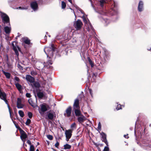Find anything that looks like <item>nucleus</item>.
<instances>
[{
	"label": "nucleus",
	"instance_id": "1",
	"mask_svg": "<svg viewBox=\"0 0 151 151\" xmlns=\"http://www.w3.org/2000/svg\"><path fill=\"white\" fill-rule=\"evenodd\" d=\"M44 51L47 57L54 60L56 58V55L55 54V48L53 44H51L50 47H45L44 49Z\"/></svg>",
	"mask_w": 151,
	"mask_h": 151
},
{
	"label": "nucleus",
	"instance_id": "2",
	"mask_svg": "<svg viewBox=\"0 0 151 151\" xmlns=\"http://www.w3.org/2000/svg\"><path fill=\"white\" fill-rule=\"evenodd\" d=\"M82 18L84 22V23L85 26L88 32H90L93 34H94L95 32L94 31V29L91 25L89 19L84 16L82 17Z\"/></svg>",
	"mask_w": 151,
	"mask_h": 151
},
{
	"label": "nucleus",
	"instance_id": "3",
	"mask_svg": "<svg viewBox=\"0 0 151 151\" xmlns=\"http://www.w3.org/2000/svg\"><path fill=\"white\" fill-rule=\"evenodd\" d=\"M83 98H84V96L83 94L81 93L79 96L78 98L75 100L73 105V109H80L79 102Z\"/></svg>",
	"mask_w": 151,
	"mask_h": 151
},
{
	"label": "nucleus",
	"instance_id": "4",
	"mask_svg": "<svg viewBox=\"0 0 151 151\" xmlns=\"http://www.w3.org/2000/svg\"><path fill=\"white\" fill-rule=\"evenodd\" d=\"M1 17L4 23H9V16L5 13L1 12Z\"/></svg>",
	"mask_w": 151,
	"mask_h": 151
},
{
	"label": "nucleus",
	"instance_id": "5",
	"mask_svg": "<svg viewBox=\"0 0 151 151\" xmlns=\"http://www.w3.org/2000/svg\"><path fill=\"white\" fill-rule=\"evenodd\" d=\"M17 43L15 42H14L12 43V45L13 47V50L15 51V52L17 55L18 56L19 55L18 51H20V48L18 47L17 45Z\"/></svg>",
	"mask_w": 151,
	"mask_h": 151
},
{
	"label": "nucleus",
	"instance_id": "6",
	"mask_svg": "<svg viewBox=\"0 0 151 151\" xmlns=\"http://www.w3.org/2000/svg\"><path fill=\"white\" fill-rule=\"evenodd\" d=\"M47 119L51 120H54L56 117L55 113L54 112L49 111L47 113Z\"/></svg>",
	"mask_w": 151,
	"mask_h": 151
},
{
	"label": "nucleus",
	"instance_id": "7",
	"mask_svg": "<svg viewBox=\"0 0 151 151\" xmlns=\"http://www.w3.org/2000/svg\"><path fill=\"white\" fill-rule=\"evenodd\" d=\"M74 25L77 30H79L81 28L82 23L80 20H78L74 23Z\"/></svg>",
	"mask_w": 151,
	"mask_h": 151
},
{
	"label": "nucleus",
	"instance_id": "8",
	"mask_svg": "<svg viewBox=\"0 0 151 151\" xmlns=\"http://www.w3.org/2000/svg\"><path fill=\"white\" fill-rule=\"evenodd\" d=\"M73 130L68 129L66 130L65 132V134L66 136V140L68 141L69 139L71 138L72 136V133Z\"/></svg>",
	"mask_w": 151,
	"mask_h": 151
},
{
	"label": "nucleus",
	"instance_id": "9",
	"mask_svg": "<svg viewBox=\"0 0 151 151\" xmlns=\"http://www.w3.org/2000/svg\"><path fill=\"white\" fill-rule=\"evenodd\" d=\"M41 111L40 112V114L41 113V111L44 112L47 111L49 108V106L45 103H43L40 105Z\"/></svg>",
	"mask_w": 151,
	"mask_h": 151
},
{
	"label": "nucleus",
	"instance_id": "10",
	"mask_svg": "<svg viewBox=\"0 0 151 151\" xmlns=\"http://www.w3.org/2000/svg\"><path fill=\"white\" fill-rule=\"evenodd\" d=\"M66 113L64 114V115L69 117L70 116L71 113V106H69L66 109Z\"/></svg>",
	"mask_w": 151,
	"mask_h": 151
},
{
	"label": "nucleus",
	"instance_id": "11",
	"mask_svg": "<svg viewBox=\"0 0 151 151\" xmlns=\"http://www.w3.org/2000/svg\"><path fill=\"white\" fill-rule=\"evenodd\" d=\"M17 107L18 109H21L23 107L24 105L22 103L21 99L18 98L17 99Z\"/></svg>",
	"mask_w": 151,
	"mask_h": 151
},
{
	"label": "nucleus",
	"instance_id": "12",
	"mask_svg": "<svg viewBox=\"0 0 151 151\" xmlns=\"http://www.w3.org/2000/svg\"><path fill=\"white\" fill-rule=\"evenodd\" d=\"M26 79L28 82L30 83H33L35 81L34 78L29 75L26 76Z\"/></svg>",
	"mask_w": 151,
	"mask_h": 151
},
{
	"label": "nucleus",
	"instance_id": "13",
	"mask_svg": "<svg viewBox=\"0 0 151 151\" xmlns=\"http://www.w3.org/2000/svg\"><path fill=\"white\" fill-rule=\"evenodd\" d=\"M86 120V117L83 115L78 116V121L80 123H82Z\"/></svg>",
	"mask_w": 151,
	"mask_h": 151
},
{
	"label": "nucleus",
	"instance_id": "14",
	"mask_svg": "<svg viewBox=\"0 0 151 151\" xmlns=\"http://www.w3.org/2000/svg\"><path fill=\"white\" fill-rule=\"evenodd\" d=\"M31 8L34 11H36L38 9V5L36 2L34 1L32 2L31 4Z\"/></svg>",
	"mask_w": 151,
	"mask_h": 151
},
{
	"label": "nucleus",
	"instance_id": "15",
	"mask_svg": "<svg viewBox=\"0 0 151 151\" xmlns=\"http://www.w3.org/2000/svg\"><path fill=\"white\" fill-rule=\"evenodd\" d=\"M138 10L139 12L142 11L143 10V3L142 1H140L139 2L138 7Z\"/></svg>",
	"mask_w": 151,
	"mask_h": 151
},
{
	"label": "nucleus",
	"instance_id": "16",
	"mask_svg": "<svg viewBox=\"0 0 151 151\" xmlns=\"http://www.w3.org/2000/svg\"><path fill=\"white\" fill-rule=\"evenodd\" d=\"M73 109L76 116H79L82 115L80 110V109Z\"/></svg>",
	"mask_w": 151,
	"mask_h": 151
},
{
	"label": "nucleus",
	"instance_id": "17",
	"mask_svg": "<svg viewBox=\"0 0 151 151\" xmlns=\"http://www.w3.org/2000/svg\"><path fill=\"white\" fill-rule=\"evenodd\" d=\"M27 136L26 133L24 131H22L21 132L20 137L22 141H24L25 139L27 138Z\"/></svg>",
	"mask_w": 151,
	"mask_h": 151
},
{
	"label": "nucleus",
	"instance_id": "18",
	"mask_svg": "<svg viewBox=\"0 0 151 151\" xmlns=\"http://www.w3.org/2000/svg\"><path fill=\"white\" fill-rule=\"evenodd\" d=\"M103 21H102L103 23H104L105 25H107L108 24H109L110 22V21L107 18L104 17H102Z\"/></svg>",
	"mask_w": 151,
	"mask_h": 151
},
{
	"label": "nucleus",
	"instance_id": "19",
	"mask_svg": "<svg viewBox=\"0 0 151 151\" xmlns=\"http://www.w3.org/2000/svg\"><path fill=\"white\" fill-rule=\"evenodd\" d=\"M105 1L104 0H101L100 1V6L103 7L104 5V4L106 3H107L108 1H111V0H106Z\"/></svg>",
	"mask_w": 151,
	"mask_h": 151
},
{
	"label": "nucleus",
	"instance_id": "20",
	"mask_svg": "<svg viewBox=\"0 0 151 151\" xmlns=\"http://www.w3.org/2000/svg\"><path fill=\"white\" fill-rule=\"evenodd\" d=\"M101 135V136L102 142H107L106 134L102 132Z\"/></svg>",
	"mask_w": 151,
	"mask_h": 151
},
{
	"label": "nucleus",
	"instance_id": "21",
	"mask_svg": "<svg viewBox=\"0 0 151 151\" xmlns=\"http://www.w3.org/2000/svg\"><path fill=\"white\" fill-rule=\"evenodd\" d=\"M4 30L6 33L9 34L11 31V28L10 27L6 26L4 27Z\"/></svg>",
	"mask_w": 151,
	"mask_h": 151
},
{
	"label": "nucleus",
	"instance_id": "22",
	"mask_svg": "<svg viewBox=\"0 0 151 151\" xmlns=\"http://www.w3.org/2000/svg\"><path fill=\"white\" fill-rule=\"evenodd\" d=\"M23 41L26 44L29 45L30 43V40L27 37H24L22 39Z\"/></svg>",
	"mask_w": 151,
	"mask_h": 151
},
{
	"label": "nucleus",
	"instance_id": "23",
	"mask_svg": "<svg viewBox=\"0 0 151 151\" xmlns=\"http://www.w3.org/2000/svg\"><path fill=\"white\" fill-rule=\"evenodd\" d=\"M2 72L4 74L6 77L8 78L9 79L10 78L11 74L8 72H5L4 70H2Z\"/></svg>",
	"mask_w": 151,
	"mask_h": 151
},
{
	"label": "nucleus",
	"instance_id": "24",
	"mask_svg": "<svg viewBox=\"0 0 151 151\" xmlns=\"http://www.w3.org/2000/svg\"><path fill=\"white\" fill-rule=\"evenodd\" d=\"M33 83V85L32 87H34L35 88H39L40 86V85L39 83L37 82H35V81Z\"/></svg>",
	"mask_w": 151,
	"mask_h": 151
},
{
	"label": "nucleus",
	"instance_id": "25",
	"mask_svg": "<svg viewBox=\"0 0 151 151\" xmlns=\"http://www.w3.org/2000/svg\"><path fill=\"white\" fill-rule=\"evenodd\" d=\"M28 102L29 104L32 107H35L36 106V104L33 102L32 99H31L28 100Z\"/></svg>",
	"mask_w": 151,
	"mask_h": 151
},
{
	"label": "nucleus",
	"instance_id": "26",
	"mask_svg": "<svg viewBox=\"0 0 151 151\" xmlns=\"http://www.w3.org/2000/svg\"><path fill=\"white\" fill-rule=\"evenodd\" d=\"M15 86L18 90L20 91L22 90V86L19 83H17L15 84Z\"/></svg>",
	"mask_w": 151,
	"mask_h": 151
},
{
	"label": "nucleus",
	"instance_id": "27",
	"mask_svg": "<svg viewBox=\"0 0 151 151\" xmlns=\"http://www.w3.org/2000/svg\"><path fill=\"white\" fill-rule=\"evenodd\" d=\"M27 143L29 145H30V151H34V147L33 145H31V142H27Z\"/></svg>",
	"mask_w": 151,
	"mask_h": 151
},
{
	"label": "nucleus",
	"instance_id": "28",
	"mask_svg": "<svg viewBox=\"0 0 151 151\" xmlns=\"http://www.w3.org/2000/svg\"><path fill=\"white\" fill-rule=\"evenodd\" d=\"M37 95L39 98H42L43 97V94L42 92H39L37 93Z\"/></svg>",
	"mask_w": 151,
	"mask_h": 151
},
{
	"label": "nucleus",
	"instance_id": "29",
	"mask_svg": "<svg viewBox=\"0 0 151 151\" xmlns=\"http://www.w3.org/2000/svg\"><path fill=\"white\" fill-rule=\"evenodd\" d=\"M31 74L33 76H34L37 75V73L35 70H33L31 71Z\"/></svg>",
	"mask_w": 151,
	"mask_h": 151
},
{
	"label": "nucleus",
	"instance_id": "30",
	"mask_svg": "<svg viewBox=\"0 0 151 151\" xmlns=\"http://www.w3.org/2000/svg\"><path fill=\"white\" fill-rule=\"evenodd\" d=\"M71 147V146L68 144H66L64 145V149H69Z\"/></svg>",
	"mask_w": 151,
	"mask_h": 151
},
{
	"label": "nucleus",
	"instance_id": "31",
	"mask_svg": "<svg viewBox=\"0 0 151 151\" xmlns=\"http://www.w3.org/2000/svg\"><path fill=\"white\" fill-rule=\"evenodd\" d=\"M19 114L20 117H23L24 115V113L21 110H19Z\"/></svg>",
	"mask_w": 151,
	"mask_h": 151
},
{
	"label": "nucleus",
	"instance_id": "32",
	"mask_svg": "<svg viewBox=\"0 0 151 151\" xmlns=\"http://www.w3.org/2000/svg\"><path fill=\"white\" fill-rule=\"evenodd\" d=\"M61 5L62 8L64 9L66 7V4L63 1H62L61 2Z\"/></svg>",
	"mask_w": 151,
	"mask_h": 151
},
{
	"label": "nucleus",
	"instance_id": "33",
	"mask_svg": "<svg viewBox=\"0 0 151 151\" xmlns=\"http://www.w3.org/2000/svg\"><path fill=\"white\" fill-rule=\"evenodd\" d=\"M70 127L72 129V130H73V129H74V128L76 129V126L75 123H73L72 124H71V126H70Z\"/></svg>",
	"mask_w": 151,
	"mask_h": 151
},
{
	"label": "nucleus",
	"instance_id": "34",
	"mask_svg": "<svg viewBox=\"0 0 151 151\" xmlns=\"http://www.w3.org/2000/svg\"><path fill=\"white\" fill-rule=\"evenodd\" d=\"M31 122V120L30 119H28L27 121L25 123V124L27 125H29Z\"/></svg>",
	"mask_w": 151,
	"mask_h": 151
},
{
	"label": "nucleus",
	"instance_id": "35",
	"mask_svg": "<svg viewBox=\"0 0 151 151\" xmlns=\"http://www.w3.org/2000/svg\"><path fill=\"white\" fill-rule=\"evenodd\" d=\"M47 138L50 140H51L53 139V137L52 135H47Z\"/></svg>",
	"mask_w": 151,
	"mask_h": 151
},
{
	"label": "nucleus",
	"instance_id": "36",
	"mask_svg": "<svg viewBox=\"0 0 151 151\" xmlns=\"http://www.w3.org/2000/svg\"><path fill=\"white\" fill-rule=\"evenodd\" d=\"M28 115L30 118H31L32 116V114L31 112H28Z\"/></svg>",
	"mask_w": 151,
	"mask_h": 151
},
{
	"label": "nucleus",
	"instance_id": "37",
	"mask_svg": "<svg viewBox=\"0 0 151 151\" xmlns=\"http://www.w3.org/2000/svg\"><path fill=\"white\" fill-rule=\"evenodd\" d=\"M109 147L106 146L104 147V149L103 151H109Z\"/></svg>",
	"mask_w": 151,
	"mask_h": 151
},
{
	"label": "nucleus",
	"instance_id": "38",
	"mask_svg": "<svg viewBox=\"0 0 151 151\" xmlns=\"http://www.w3.org/2000/svg\"><path fill=\"white\" fill-rule=\"evenodd\" d=\"M17 66L18 68L21 70H23V68L19 64H17Z\"/></svg>",
	"mask_w": 151,
	"mask_h": 151
},
{
	"label": "nucleus",
	"instance_id": "39",
	"mask_svg": "<svg viewBox=\"0 0 151 151\" xmlns=\"http://www.w3.org/2000/svg\"><path fill=\"white\" fill-rule=\"evenodd\" d=\"M121 109H122V108L121 107L120 105V104L119 105H118L116 108V110H119Z\"/></svg>",
	"mask_w": 151,
	"mask_h": 151
},
{
	"label": "nucleus",
	"instance_id": "40",
	"mask_svg": "<svg viewBox=\"0 0 151 151\" xmlns=\"http://www.w3.org/2000/svg\"><path fill=\"white\" fill-rule=\"evenodd\" d=\"M145 129L143 130V131L142 130V132H140V135L142 136V135H143L145 133Z\"/></svg>",
	"mask_w": 151,
	"mask_h": 151
},
{
	"label": "nucleus",
	"instance_id": "41",
	"mask_svg": "<svg viewBox=\"0 0 151 151\" xmlns=\"http://www.w3.org/2000/svg\"><path fill=\"white\" fill-rule=\"evenodd\" d=\"M26 96L27 98H30L31 96L30 94L29 93H27L26 94Z\"/></svg>",
	"mask_w": 151,
	"mask_h": 151
},
{
	"label": "nucleus",
	"instance_id": "42",
	"mask_svg": "<svg viewBox=\"0 0 151 151\" xmlns=\"http://www.w3.org/2000/svg\"><path fill=\"white\" fill-rule=\"evenodd\" d=\"M89 90L90 93V94L91 97H93V93H92V90L91 89H89Z\"/></svg>",
	"mask_w": 151,
	"mask_h": 151
},
{
	"label": "nucleus",
	"instance_id": "43",
	"mask_svg": "<svg viewBox=\"0 0 151 151\" xmlns=\"http://www.w3.org/2000/svg\"><path fill=\"white\" fill-rule=\"evenodd\" d=\"M59 142H56V143L55 144V147H56L58 148V146H59Z\"/></svg>",
	"mask_w": 151,
	"mask_h": 151
},
{
	"label": "nucleus",
	"instance_id": "44",
	"mask_svg": "<svg viewBox=\"0 0 151 151\" xmlns=\"http://www.w3.org/2000/svg\"><path fill=\"white\" fill-rule=\"evenodd\" d=\"M101 125L100 122H99L98 124V129L100 130L101 129Z\"/></svg>",
	"mask_w": 151,
	"mask_h": 151
},
{
	"label": "nucleus",
	"instance_id": "45",
	"mask_svg": "<svg viewBox=\"0 0 151 151\" xmlns=\"http://www.w3.org/2000/svg\"><path fill=\"white\" fill-rule=\"evenodd\" d=\"M14 79L17 82H19V78L17 76L15 77Z\"/></svg>",
	"mask_w": 151,
	"mask_h": 151
},
{
	"label": "nucleus",
	"instance_id": "46",
	"mask_svg": "<svg viewBox=\"0 0 151 151\" xmlns=\"http://www.w3.org/2000/svg\"><path fill=\"white\" fill-rule=\"evenodd\" d=\"M101 14L103 15H107V14L106 12H102L101 13Z\"/></svg>",
	"mask_w": 151,
	"mask_h": 151
},
{
	"label": "nucleus",
	"instance_id": "47",
	"mask_svg": "<svg viewBox=\"0 0 151 151\" xmlns=\"http://www.w3.org/2000/svg\"><path fill=\"white\" fill-rule=\"evenodd\" d=\"M111 11H112V13H110V14H111L113 12H116L115 10V9L113 8L112 9Z\"/></svg>",
	"mask_w": 151,
	"mask_h": 151
},
{
	"label": "nucleus",
	"instance_id": "48",
	"mask_svg": "<svg viewBox=\"0 0 151 151\" xmlns=\"http://www.w3.org/2000/svg\"><path fill=\"white\" fill-rule=\"evenodd\" d=\"M0 49L1 50H3V46L2 43H1L0 44Z\"/></svg>",
	"mask_w": 151,
	"mask_h": 151
},
{
	"label": "nucleus",
	"instance_id": "49",
	"mask_svg": "<svg viewBox=\"0 0 151 151\" xmlns=\"http://www.w3.org/2000/svg\"><path fill=\"white\" fill-rule=\"evenodd\" d=\"M89 63H90V65H91V67H93V62H92V61H91V62H89Z\"/></svg>",
	"mask_w": 151,
	"mask_h": 151
},
{
	"label": "nucleus",
	"instance_id": "50",
	"mask_svg": "<svg viewBox=\"0 0 151 151\" xmlns=\"http://www.w3.org/2000/svg\"><path fill=\"white\" fill-rule=\"evenodd\" d=\"M94 144L95 145L96 147H98L99 145V144H98L96 142H93Z\"/></svg>",
	"mask_w": 151,
	"mask_h": 151
},
{
	"label": "nucleus",
	"instance_id": "51",
	"mask_svg": "<svg viewBox=\"0 0 151 151\" xmlns=\"http://www.w3.org/2000/svg\"><path fill=\"white\" fill-rule=\"evenodd\" d=\"M48 64L50 65H51L52 64V63L51 62V61L50 60L48 61Z\"/></svg>",
	"mask_w": 151,
	"mask_h": 151
},
{
	"label": "nucleus",
	"instance_id": "52",
	"mask_svg": "<svg viewBox=\"0 0 151 151\" xmlns=\"http://www.w3.org/2000/svg\"><path fill=\"white\" fill-rule=\"evenodd\" d=\"M124 137L125 138H127V139H128L129 137V136H128V135L127 134V135H124Z\"/></svg>",
	"mask_w": 151,
	"mask_h": 151
},
{
	"label": "nucleus",
	"instance_id": "53",
	"mask_svg": "<svg viewBox=\"0 0 151 151\" xmlns=\"http://www.w3.org/2000/svg\"><path fill=\"white\" fill-rule=\"evenodd\" d=\"M88 61L89 62H91V61H92L91 60V59H90V58H89L88 57Z\"/></svg>",
	"mask_w": 151,
	"mask_h": 151
},
{
	"label": "nucleus",
	"instance_id": "54",
	"mask_svg": "<svg viewBox=\"0 0 151 151\" xmlns=\"http://www.w3.org/2000/svg\"><path fill=\"white\" fill-rule=\"evenodd\" d=\"M19 9H25L24 8H21V7H19Z\"/></svg>",
	"mask_w": 151,
	"mask_h": 151
},
{
	"label": "nucleus",
	"instance_id": "55",
	"mask_svg": "<svg viewBox=\"0 0 151 151\" xmlns=\"http://www.w3.org/2000/svg\"><path fill=\"white\" fill-rule=\"evenodd\" d=\"M68 1L71 4L72 3V1L71 0H68Z\"/></svg>",
	"mask_w": 151,
	"mask_h": 151
},
{
	"label": "nucleus",
	"instance_id": "56",
	"mask_svg": "<svg viewBox=\"0 0 151 151\" xmlns=\"http://www.w3.org/2000/svg\"><path fill=\"white\" fill-rule=\"evenodd\" d=\"M13 121V122L15 124V126H16V127L17 128V126H16V125L15 122V121Z\"/></svg>",
	"mask_w": 151,
	"mask_h": 151
},
{
	"label": "nucleus",
	"instance_id": "57",
	"mask_svg": "<svg viewBox=\"0 0 151 151\" xmlns=\"http://www.w3.org/2000/svg\"><path fill=\"white\" fill-rule=\"evenodd\" d=\"M47 38V36L46 35H45L44 37L45 39V40Z\"/></svg>",
	"mask_w": 151,
	"mask_h": 151
},
{
	"label": "nucleus",
	"instance_id": "58",
	"mask_svg": "<svg viewBox=\"0 0 151 151\" xmlns=\"http://www.w3.org/2000/svg\"><path fill=\"white\" fill-rule=\"evenodd\" d=\"M148 50H150V51H151V48L150 50H149V49H148Z\"/></svg>",
	"mask_w": 151,
	"mask_h": 151
},
{
	"label": "nucleus",
	"instance_id": "59",
	"mask_svg": "<svg viewBox=\"0 0 151 151\" xmlns=\"http://www.w3.org/2000/svg\"><path fill=\"white\" fill-rule=\"evenodd\" d=\"M105 142V143H106V145H107V143H107V142Z\"/></svg>",
	"mask_w": 151,
	"mask_h": 151
},
{
	"label": "nucleus",
	"instance_id": "60",
	"mask_svg": "<svg viewBox=\"0 0 151 151\" xmlns=\"http://www.w3.org/2000/svg\"><path fill=\"white\" fill-rule=\"evenodd\" d=\"M36 151H39V150H38V149H37V150H36Z\"/></svg>",
	"mask_w": 151,
	"mask_h": 151
},
{
	"label": "nucleus",
	"instance_id": "61",
	"mask_svg": "<svg viewBox=\"0 0 151 151\" xmlns=\"http://www.w3.org/2000/svg\"><path fill=\"white\" fill-rule=\"evenodd\" d=\"M81 12L82 13H83L82 11V10H81Z\"/></svg>",
	"mask_w": 151,
	"mask_h": 151
},
{
	"label": "nucleus",
	"instance_id": "62",
	"mask_svg": "<svg viewBox=\"0 0 151 151\" xmlns=\"http://www.w3.org/2000/svg\"><path fill=\"white\" fill-rule=\"evenodd\" d=\"M101 66L102 67H103V65L102 64H101Z\"/></svg>",
	"mask_w": 151,
	"mask_h": 151
},
{
	"label": "nucleus",
	"instance_id": "63",
	"mask_svg": "<svg viewBox=\"0 0 151 151\" xmlns=\"http://www.w3.org/2000/svg\"><path fill=\"white\" fill-rule=\"evenodd\" d=\"M39 142H37V145H39Z\"/></svg>",
	"mask_w": 151,
	"mask_h": 151
},
{
	"label": "nucleus",
	"instance_id": "64",
	"mask_svg": "<svg viewBox=\"0 0 151 151\" xmlns=\"http://www.w3.org/2000/svg\"><path fill=\"white\" fill-rule=\"evenodd\" d=\"M46 35H48V32H46Z\"/></svg>",
	"mask_w": 151,
	"mask_h": 151
}]
</instances>
